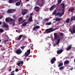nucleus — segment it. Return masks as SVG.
Segmentation results:
<instances>
[{"mask_svg":"<svg viewBox=\"0 0 75 75\" xmlns=\"http://www.w3.org/2000/svg\"><path fill=\"white\" fill-rule=\"evenodd\" d=\"M59 35H58L57 33H55L54 34V39L55 40H57V42L56 44H54V46H55L57 45V44H59V42H60V40H61V39H59Z\"/></svg>","mask_w":75,"mask_h":75,"instance_id":"1","label":"nucleus"},{"mask_svg":"<svg viewBox=\"0 0 75 75\" xmlns=\"http://www.w3.org/2000/svg\"><path fill=\"white\" fill-rule=\"evenodd\" d=\"M75 21V16H74L71 18V21Z\"/></svg>","mask_w":75,"mask_h":75,"instance_id":"22","label":"nucleus"},{"mask_svg":"<svg viewBox=\"0 0 75 75\" xmlns=\"http://www.w3.org/2000/svg\"><path fill=\"white\" fill-rule=\"evenodd\" d=\"M59 36L60 37H63L64 35V34L63 33H59Z\"/></svg>","mask_w":75,"mask_h":75,"instance_id":"25","label":"nucleus"},{"mask_svg":"<svg viewBox=\"0 0 75 75\" xmlns=\"http://www.w3.org/2000/svg\"><path fill=\"white\" fill-rule=\"evenodd\" d=\"M13 62V60H11L10 62Z\"/></svg>","mask_w":75,"mask_h":75,"instance_id":"62","label":"nucleus"},{"mask_svg":"<svg viewBox=\"0 0 75 75\" xmlns=\"http://www.w3.org/2000/svg\"><path fill=\"white\" fill-rule=\"evenodd\" d=\"M63 52V49H60L57 51V54H61Z\"/></svg>","mask_w":75,"mask_h":75,"instance_id":"12","label":"nucleus"},{"mask_svg":"<svg viewBox=\"0 0 75 75\" xmlns=\"http://www.w3.org/2000/svg\"><path fill=\"white\" fill-rule=\"evenodd\" d=\"M71 48H72V45H69L65 49L67 51H69L71 50Z\"/></svg>","mask_w":75,"mask_h":75,"instance_id":"10","label":"nucleus"},{"mask_svg":"<svg viewBox=\"0 0 75 75\" xmlns=\"http://www.w3.org/2000/svg\"><path fill=\"white\" fill-rule=\"evenodd\" d=\"M3 30L1 29H0V33H3Z\"/></svg>","mask_w":75,"mask_h":75,"instance_id":"42","label":"nucleus"},{"mask_svg":"<svg viewBox=\"0 0 75 75\" xmlns=\"http://www.w3.org/2000/svg\"><path fill=\"white\" fill-rule=\"evenodd\" d=\"M40 1H42V2H40L39 3H38V6H39L40 7H41L44 4V3L45 2V0H37V1L38 2H39Z\"/></svg>","mask_w":75,"mask_h":75,"instance_id":"4","label":"nucleus"},{"mask_svg":"<svg viewBox=\"0 0 75 75\" xmlns=\"http://www.w3.org/2000/svg\"><path fill=\"white\" fill-rule=\"evenodd\" d=\"M13 3H16V2H17V1H18V0H13Z\"/></svg>","mask_w":75,"mask_h":75,"instance_id":"43","label":"nucleus"},{"mask_svg":"<svg viewBox=\"0 0 75 75\" xmlns=\"http://www.w3.org/2000/svg\"><path fill=\"white\" fill-rule=\"evenodd\" d=\"M23 37V35H19V40H20L22 37Z\"/></svg>","mask_w":75,"mask_h":75,"instance_id":"34","label":"nucleus"},{"mask_svg":"<svg viewBox=\"0 0 75 75\" xmlns=\"http://www.w3.org/2000/svg\"><path fill=\"white\" fill-rule=\"evenodd\" d=\"M11 70V69H9V71L10 72V71Z\"/></svg>","mask_w":75,"mask_h":75,"instance_id":"53","label":"nucleus"},{"mask_svg":"<svg viewBox=\"0 0 75 75\" xmlns=\"http://www.w3.org/2000/svg\"><path fill=\"white\" fill-rule=\"evenodd\" d=\"M25 75H26V72H25Z\"/></svg>","mask_w":75,"mask_h":75,"instance_id":"63","label":"nucleus"},{"mask_svg":"<svg viewBox=\"0 0 75 75\" xmlns=\"http://www.w3.org/2000/svg\"><path fill=\"white\" fill-rule=\"evenodd\" d=\"M9 21H10V22H11V23H12V25L14 26L15 25V23H14L15 22V20L14 19H11V18H9Z\"/></svg>","mask_w":75,"mask_h":75,"instance_id":"9","label":"nucleus"},{"mask_svg":"<svg viewBox=\"0 0 75 75\" xmlns=\"http://www.w3.org/2000/svg\"><path fill=\"white\" fill-rule=\"evenodd\" d=\"M28 16H26V18H28Z\"/></svg>","mask_w":75,"mask_h":75,"instance_id":"61","label":"nucleus"},{"mask_svg":"<svg viewBox=\"0 0 75 75\" xmlns=\"http://www.w3.org/2000/svg\"><path fill=\"white\" fill-rule=\"evenodd\" d=\"M8 41V40H6L5 41H4V42H7V41Z\"/></svg>","mask_w":75,"mask_h":75,"instance_id":"52","label":"nucleus"},{"mask_svg":"<svg viewBox=\"0 0 75 75\" xmlns=\"http://www.w3.org/2000/svg\"><path fill=\"white\" fill-rule=\"evenodd\" d=\"M70 21V18H68L65 21V22L66 23H69Z\"/></svg>","mask_w":75,"mask_h":75,"instance_id":"21","label":"nucleus"},{"mask_svg":"<svg viewBox=\"0 0 75 75\" xmlns=\"http://www.w3.org/2000/svg\"><path fill=\"white\" fill-rule=\"evenodd\" d=\"M20 5H21V7H22V6H23V4L22 3V1L21 0H19V6Z\"/></svg>","mask_w":75,"mask_h":75,"instance_id":"20","label":"nucleus"},{"mask_svg":"<svg viewBox=\"0 0 75 75\" xmlns=\"http://www.w3.org/2000/svg\"><path fill=\"white\" fill-rule=\"evenodd\" d=\"M22 53V50L20 49H19V54H20L21 53Z\"/></svg>","mask_w":75,"mask_h":75,"instance_id":"38","label":"nucleus"},{"mask_svg":"<svg viewBox=\"0 0 75 75\" xmlns=\"http://www.w3.org/2000/svg\"><path fill=\"white\" fill-rule=\"evenodd\" d=\"M61 20H62V18H59L58 17H57L55 19V20H56V21H61Z\"/></svg>","mask_w":75,"mask_h":75,"instance_id":"18","label":"nucleus"},{"mask_svg":"<svg viewBox=\"0 0 75 75\" xmlns=\"http://www.w3.org/2000/svg\"><path fill=\"white\" fill-rule=\"evenodd\" d=\"M15 71H16V72H18V69H16L15 70Z\"/></svg>","mask_w":75,"mask_h":75,"instance_id":"46","label":"nucleus"},{"mask_svg":"<svg viewBox=\"0 0 75 75\" xmlns=\"http://www.w3.org/2000/svg\"><path fill=\"white\" fill-rule=\"evenodd\" d=\"M56 61V59L55 57H53L52 59H51V63L52 64H54V62H55V61Z\"/></svg>","mask_w":75,"mask_h":75,"instance_id":"11","label":"nucleus"},{"mask_svg":"<svg viewBox=\"0 0 75 75\" xmlns=\"http://www.w3.org/2000/svg\"><path fill=\"white\" fill-rule=\"evenodd\" d=\"M3 17V16L1 15H0V19H1V18Z\"/></svg>","mask_w":75,"mask_h":75,"instance_id":"48","label":"nucleus"},{"mask_svg":"<svg viewBox=\"0 0 75 75\" xmlns=\"http://www.w3.org/2000/svg\"><path fill=\"white\" fill-rule=\"evenodd\" d=\"M35 75H37V74H35Z\"/></svg>","mask_w":75,"mask_h":75,"instance_id":"64","label":"nucleus"},{"mask_svg":"<svg viewBox=\"0 0 75 75\" xmlns=\"http://www.w3.org/2000/svg\"><path fill=\"white\" fill-rule=\"evenodd\" d=\"M30 52H31V51L30 50V49L28 50L26 52L25 54V57H28L29 56V55L30 54Z\"/></svg>","mask_w":75,"mask_h":75,"instance_id":"5","label":"nucleus"},{"mask_svg":"<svg viewBox=\"0 0 75 75\" xmlns=\"http://www.w3.org/2000/svg\"><path fill=\"white\" fill-rule=\"evenodd\" d=\"M59 72H55V75H59Z\"/></svg>","mask_w":75,"mask_h":75,"instance_id":"41","label":"nucleus"},{"mask_svg":"<svg viewBox=\"0 0 75 75\" xmlns=\"http://www.w3.org/2000/svg\"><path fill=\"white\" fill-rule=\"evenodd\" d=\"M29 1V0H26V1Z\"/></svg>","mask_w":75,"mask_h":75,"instance_id":"58","label":"nucleus"},{"mask_svg":"<svg viewBox=\"0 0 75 75\" xmlns=\"http://www.w3.org/2000/svg\"><path fill=\"white\" fill-rule=\"evenodd\" d=\"M27 13V10L26 9H23L22 12V15L24 16Z\"/></svg>","mask_w":75,"mask_h":75,"instance_id":"7","label":"nucleus"},{"mask_svg":"<svg viewBox=\"0 0 75 75\" xmlns=\"http://www.w3.org/2000/svg\"><path fill=\"white\" fill-rule=\"evenodd\" d=\"M16 32H18V30H16Z\"/></svg>","mask_w":75,"mask_h":75,"instance_id":"59","label":"nucleus"},{"mask_svg":"<svg viewBox=\"0 0 75 75\" xmlns=\"http://www.w3.org/2000/svg\"><path fill=\"white\" fill-rule=\"evenodd\" d=\"M64 8H63L62 10V11L61 13H60V12H59L56 13L57 16H59L60 17H62L63 15L64 14V13H65V11H64Z\"/></svg>","mask_w":75,"mask_h":75,"instance_id":"2","label":"nucleus"},{"mask_svg":"<svg viewBox=\"0 0 75 75\" xmlns=\"http://www.w3.org/2000/svg\"><path fill=\"white\" fill-rule=\"evenodd\" d=\"M14 72L15 71H13L11 72V75H14Z\"/></svg>","mask_w":75,"mask_h":75,"instance_id":"29","label":"nucleus"},{"mask_svg":"<svg viewBox=\"0 0 75 75\" xmlns=\"http://www.w3.org/2000/svg\"><path fill=\"white\" fill-rule=\"evenodd\" d=\"M57 4L56 5L54 4L50 8V11H52V10H54V7L56 8V7H57Z\"/></svg>","mask_w":75,"mask_h":75,"instance_id":"8","label":"nucleus"},{"mask_svg":"<svg viewBox=\"0 0 75 75\" xmlns=\"http://www.w3.org/2000/svg\"><path fill=\"white\" fill-rule=\"evenodd\" d=\"M62 0H58V3L57 4H60V3H61V1H62Z\"/></svg>","mask_w":75,"mask_h":75,"instance_id":"35","label":"nucleus"},{"mask_svg":"<svg viewBox=\"0 0 75 75\" xmlns=\"http://www.w3.org/2000/svg\"><path fill=\"white\" fill-rule=\"evenodd\" d=\"M28 21L29 22H32V21H33V17L32 16H30L29 18L28 19Z\"/></svg>","mask_w":75,"mask_h":75,"instance_id":"15","label":"nucleus"},{"mask_svg":"<svg viewBox=\"0 0 75 75\" xmlns=\"http://www.w3.org/2000/svg\"><path fill=\"white\" fill-rule=\"evenodd\" d=\"M23 39H24V38H25L27 37L25 35H23Z\"/></svg>","mask_w":75,"mask_h":75,"instance_id":"47","label":"nucleus"},{"mask_svg":"<svg viewBox=\"0 0 75 75\" xmlns=\"http://www.w3.org/2000/svg\"><path fill=\"white\" fill-rule=\"evenodd\" d=\"M25 20H23V21L21 22V24L23 23H24V22H25Z\"/></svg>","mask_w":75,"mask_h":75,"instance_id":"49","label":"nucleus"},{"mask_svg":"<svg viewBox=\"0 0 75 75\" xmlns=\"http://www.w3.org/2000/svg\"><path fill=\"white\" fill-rule=\"evenodd\" d=\"M40 28V27L39 26H36L33 28V30H35V29L38 30V29Z\"/></svg>","mask_w":75,"mask_h":75,"instance_id":"17","label":"nucleus"},{"mask_svg":"<svg viewBox=\"0 0 75 75\" xmlns=\"http://www.w3.org/2000/svg\"><path fill=\"white\" fill-rule=\"evenodd\" d=\"M2 28H8V26L6 24H3V25H2Z\"/></svg>","mask_w":75,"mask_h":75,"instance_id":"14","label":"nucleus"},{"mask_svg":"<svg viewBox=\"0 0 75 75\" xmlns=\"http://www.w3.org/2000/svg\"><path fill=\"white\" fill-rule=\"evenodd\" d=\"M24 48H25V46H24L21 47V48L22 50H24Z\"/></svg>","mask_w":75,"mask_h":75,"instance_id":"40","label":"nucleus"},{"mask_svg":"<svg viewBox=\"0 0 75 75\" xmlns=\"http://www.w3.org/2000/svg\"><path fill=\"white\" fill-rule=\"evenodd\" d=\"M1 23H2L0 21V25L1 24Z\"/></svg>","mask_w":75,"mask_h":75,"instance_id":"56","label":"nucleus"},{"mask_svg":"<svg viewBox=\"0 0 75 75\" xmlns=\"http://www.w3.org/2000/svg\"><path fill=\"white\" fill-rule=\"evenodd\" d=\"M60 10H61V9H59V10H58V11H60Z\"/></svg>","mask_w":75,"mask_h":75,"instance_id":"54","label":"nucleus"},{"mask_svg":"<svg viewBox=\"0 0 75 75\" xmlns=\"http://www.w3.org/2000/svg\"><path fill=\"white\" fill-rule=\"evenodd\" d=\"M23 17H21L19 18V22H20V21H23Z\"/></svg>","mask_w":75,"mask_h":75,"instance_id":"31","label":"nucleus"},{"mask_svg":"<svg viewBox=\"0 0 75 75\" xmlns=\"http://www.w3.org/2000/svg\"><path fill=\"white\" fill-rule=\"evenodd\" d=\"M50 48H51V47H48V48H49V50H50Z\"/></svg>","mask_w":75,"mask_h":75,"instance_id":"57","label":"nucleus"},{"mask_svg":"<svg viewBox=\"0 0 75 75\" xmlns=\"http://www.w3.org/2000/svg\"><path fill=\"white\" fill-rule=\"evenodd\" d=\"M74 10V9L73 8H72L71 9V8H70L68 11H71V13H72V12H73Z\"/></svg>","mask_w":75,"mask_h":75,"instance_id":"23","label":"nucleus"},{"mask_svg":"<svg viewBox=\"0 0 75 75\" xmlns=\"http://www.w3.org/2000/svg\"><path fill=\"white\" fill-rule=\"evenodd\" d=\"M16 52L17 54L18 55L19 54V49L16 50Z\"/></svg>","mask_w":75,"mask_h":75,"instance_id":"26","label":"nucleus"},{"mask_svg":"<svg viewBox=\"0 0 75 75\" xmlns=\"http://www.w3.org/2000/svg\"><path fill=\"white\" fill-rule=\"evenodd\" d=\"M69 63V60H66L64 62V65H68Z\"/></svg>","mask_w":75,"mask_h":75,"instance_id":"19","label":"nucleus"},{"mask_svg":"<svg viewBox=\"0 0 75 75\" xmlns=\"http://www.w3.org/2000/svg\"><path fill=\"white\" fill-rule=\"evenodd\" d=\"M49 20V18H46L45 20V21H48Z\"/></svg>","mask_w":75,"mask_h":75,"instance_id":"44","label":"nucleus"},{"mask_svg":"<svg viewBox=\"0 0 75 75\" xmlns=\"http://www.w3.org/2000/svg\"><path fill=\"white\" fill-rule=\"evenodd\" d=\"M17 40H19V37L17 38Z\"/></svg>","mask_w":75,"mask_h":75,"instance_id":"55","label":"nucleus"},{"mask_svg":"<svg viewBox=\"0 0 75 75\" xmlns=\"http://www.w3.org/2000/svg\"><path fill=\"white\" fill-rule=\"evenodd\" d=\"M57 10H55L54 11V12L52 14H54V15H55V14H57Z\"/></svg>","mask_w":75,"mask_h":75,"instance_id":"33","label":"nucleus"},{"mask_svg":"<svg viewBox=\"0 0 75 75\" xmlns=\"http://www.w3.org/2000/svg\"><path fill=\"white\" fill-rule=\"evenodd\" d=\"M63 65V63H61L58 65V67H62Z\"/></svg>","mask_w":75,"mask_h":75,"instance_id":"27","label":"nucleus"},{"mask_svg":"<svg viewBox=\"0 0 75 75\" xmlns=\"http://www.w3.org/2000/svg\"><path fill=\"white\" fill-rule=\"evenodd\" d=\"M64 69V67H62L59 68V70H62V69Z\"/></svg>","mask_w":75,"mask_h":75,"instance_id":"36","label":"nucleus"},{"mask_svg":"<svg viewBox=\"0 0 75 75\" xmlns=\"http://www.w3.org/2000/svg\"><path fill=\"white\" fill-rule=\"evenodd\" d=\"M33 13H30V17H31V16H32V15H33Z\"/></svg>","mask_w":75,"mask_h":75,"instance_id":"51","label":"nucleus"},{"mask_svg":"<svg viewBox=\"0 0 75 75\" xmlns=\"http://www.w3.org/2000/svg\"><path fill=\"white\" fill-rule=\"evenodd\" d=\"M35 9H36L35 10V11L36 12H38L39 11V10H40V7L38 6H35Z\"/></svg>","mask_w":75,"mask_h":75,"instance_id":"16","label":"nucleus"},{"mask_svg":"<svg viewBox=\"0 0 75 75\" xmlns=\"http://www.w3.org/2000/svg\"><path fill=\"white\" fill-rule=\"evenodd\" d=\"M24 62L23 61H21L19 62V67H21L23 66V64Z\"/></svg>","mask_w":75,"mask_h":75,"instance_id":"13","label":"nucleus"},{"mask_svg":"<svg viewBox=\"0 0 75 75\" xmlns=\"http://www.w3.org/2000/svg\"><path fill=\"white\" fill-rule=\"evenodd\" d=\"M8 2L9 3H14L13 0H9Z\"/></svg>","mask_w":75,"mask_h":75,"instance_id":"30","label":"nucleus"},{"mask_svg":"<svg viewBox=\"0 0 75 75\" xmlns=\"http://www.w3.org/2000/svg\"><path fill=\"white\" fill-rule=\"evenodd\" d=\"M17 65L19 66V61H18L17 63Z\"/></svg>","mask_w":75,"mask_h":75,"instance_id":"50","label":"nucleus"},{"mask_svg":"<svg viewBox=\"0 0 75 75\" xmlns=\"http://www.w3.org/2000/svg\"><path fill=\"white\" fill-rule=\"evenodd\" d=\"M16 6H19V2H16Z\"/></svg>","mask_w":75,"mask_h":75,"instance_id":"37","label":"nucleus"},{"mask_svg":"<svg viewBox=\"0 0 75 75\" xmlns=\"http://www.w3.org/2000/svg\"><path fill=\"white\" fill-rule=\"evenodd\" d=\"M13 18L15 19V20H17V17L16 16H13Z\"/></svg>","mask_w":75,"mask_h":75,"instance_id":"45","label":"nucleus"},{"mask_svg":"<svg viewBox=\"0 0 75 75\" xmlns=\"http://www.w3.org/2000/svg\"><path fill=\"white\" fill-rule=\"evenodd\" d=\"M15 11H16L13 9H8L7 11V13H14V12Z\"/></svg>","mask_w":75,"mask_h":75,"instance_id":"6","label":"nucleus"},{"mask_svg":"<svg viewBox=\"0 0 75 75\" xmlns=\"http://www.w3.org/2000/svg\"><path fill=\"white\" fill-rule=\"evenodd\" d=\"M27 24H28V22H25V23H23L22 24V25L24 27V26H25V25H27Z\"/></svg>","mask_w":75,"mask_h":75,"instance_id":"24","label":"nucleus"},{"mask_svg":"<svg viewBox=\"0 0 75 75\" xmlns=\"http://www.w3.org/2000/svg\"><path fill=\"white\" fill-rule=\"evenodd\" d=\"M2 47V46L1 45H0V47Z\"/></svg>","mask_w":75,"mask_h":75,"instance_id":"60","label":"nucleus"},{"mask_svg":"<svg viewBox=\"0 0 75 75\" xmlns=\"http://www.w3.org/2000/svg\"><path fill=\"white\" fill-rule=\"evenodd\" d=\"M62 5V7L63 8L65 9V4L63 3V4H61ZM64 10H65V9H64Z\"/></svg>","mask_w":75,"mask_h":75,"instance_id":"32","label":"nucleus"},{"mask_svg":"<svg viewBox=\"0 0 75 75\" xmlns=\"http://www.w3.org/2000/svg\"><path fill=\"white\" fill-rule=\"evenodd\" d=\"M10 19H8L7 18H6V19H5V21H6V22H9V21H10V20H9Z\"/></svg>","mask_w":75,"mask_h":75,"instance_id":"39","label":"nucleus"},{"mask_svg":"<svg viewBox=\"0 0 75 75\" xmlns=\"http://www.w3.org/2000/svg\"><path fill=\"white\" fill-rule=\"evenodd\" d=\"M54 30H55V29L52 30V28H51L49 29H46L45 30V33H50L51 32H52V31H54Z\"/></svg>","mask_w":75,"mask_h":75,"instance_id":"3","label":"nucleus"},{"mask_svg":"<svg viewBox=\"0 0 75 75\" xmlns=\"http://www.w3.org/2000/svg\"><path fill=\"white\" fill-rule=\"evenodd\" d=\"M51 22H48L46 24V25H51Z\"/></svg>","mask_w":75,"mask_h":75,"instance_id":"28","label":"nucleus"}]
</instances>
